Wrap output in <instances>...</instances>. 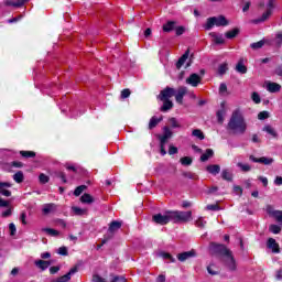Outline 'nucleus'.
Returning <instances> with one entry per match:
<instances>
[{"label": "nucleus", "mask_w": 282, "mask_h": 282, "mask_svg": "<svg viewBox=\"0 0 282 282\" xmlns=\"http://www.w3.org/2000/svg\"><path fill=\"white\" fill-rule=\"evenodd\" d=\"M30 0H6L4 6L12 7V8H21Z\"/></svg>", "instance_id": "obj_18"}, {"label": "nucleus", "mask_w": 282, "mask_h": 282, "mask_svg": "<svg viewBox=\"0 0 282 282\" xmlns=\"http://www.w3.org/2000/svg\"><path fill=\"white\" fill-rule=\"evenodd\" d=\"M221 177H223V180H225L226 182H232V173H230L229 170H223V172H221Z\"/></svg>", "instance_id": "obj_36"}, {"label": "nucleus", "mask_w": 282, "mask_h": 282, "mask_svg": "<svg viewBox=\"0 0 282 282\" xmlns=\"http://www.w3.org/2000/svg\"><path fill=\"white\" fill-rule=\"evenodd\" d=\"M225 265H227L228 270H231L235 272L237 270V261H235V256H232V251L229 250V253H227L223 259Z\"/></svg>", "instance_id": "obj_7"}, {"label": "nucleus", "mask_w": 282, "mask_h": 282, "mask_svg": "<svg viewBox=\"0 0 282 282\" xmlns=\"http://www.w3.org/2000/svg\"><path fill=\"white\" fill-rule=\"evenodd\" d=\"M270 118V112L261 111L258 113V120H268Z\"/></svg>", "instance_id": "obj_49"}, {"label": "nucleus", "mask_w": 282, "mask_h": 282, "mask_svg": "<svg viewBox=\"0 0 282 282\" xmlns=\"http://www.w3.org/2000/svg\"><path fill=\"white\" fill-rule=\"evenodd\" d=\"M267 89L268 91H270L271 94H276V91H281V85L276 84V83H269L267 85Z\"/></svg>", "instance_id": "obj_25"}, {"label": "nucleus", "mask_w": 282, "mask_h": 282, "mask_svg": "<svg viewBox=\"0 0 282 282\" xmlns=\"http://www.w3.org/2000/svg\"><path fill=\"white\" fill-rule=\"evenodd\" d=\"M183 177H187V180H197L196 174L192 172H184Z\"/></svg>", "instance_id": "obj_54"}, {"label": "nucleus", "mask_w": 282, "mask_h": 282, "mask_svg": "<svg viewBox=\"0 0 282 282\" xmlns=\"http://www.w3.org/2000/svg\"><path fill=\"white\" fill-rule=\"evenodd\" d=\"M131 96V90L129 88H126L121 91V98H129Z\"/></svg>", "instance_id": "obj_59"}, {"label": "nucleus", "mask_w": 282, "mask_h": 282, "mask_svg": "<svg viewBox=\"0 0 282 282\" xmlns=\"http://www.w3.org/2000/svg\"><path fill=\"white\" fill-rule=\"evenodd\" d=\"M209 36H212V39L216 45H224V43H226V40L224 39V35H221V34L212 32V33H209Z\"/></svg>", "instance_id": "obj_19"}, {"label": "nucleus", "mask_w": 282, "mask_h": 282, "mask_svg": "<svg viewBox=\"0 0 282 282\" xmlns=\"http://www.w3.org/2000/svg\"><path fill=\"white\" fill-rule=\"evenodd\" d=\"M173 214L172 212H165L164 215L156 214L152 217V221L154 224H159L160 226H166L170 221H173Z\"/></svg>", "instance_id": "obj_5"}, {"label": "nucleus", "mask_w": 282, "mask_h": 282, "mask_svg": "<svg viewBox=\"0 0 282 282\" xmlns=\"http://www.w3.org/2000/svg\"><path fill=\"white\" fill-rule=\"evenodd\" d=\"M161 101L163 102V106L161 107V111L166 112V111H171V109H173V101L171 99H161Z\"/></svg>", "instance_id": "obj_22"}, {"label": "nucleus", "mask_w": 282, "mask_h": 282, "mask_svg": "<svg viewBox=\"0 0 282 282\" xmlns=\"http://www.w3.org/2000/svg\"><path fill=\"white\" fill-rule=\"evenodd\" d=\"M22 158H36V153L32 151H20Z\"/></svg>", "instance_id": "obj_45"}, {"label": "nucleus", "mask_w": 282, "mask_h": 282, "mask_svg": "<svg viewBox=\"0 0 282 282\" xmlns=\"http://www.w3.org/2000/svg\"><path fill=\"white\" fill-rule=\"evenodd\" d=\"M210 250L213 254H219L220 257L230 254V249H228L225 245H217L215 242L210 245Z\"/></svg>", "instance_id": "obj_6"}, {"label": "nucleus", "mask_w": 282, "mask_h": 282, "mask_svg": "<svg viewBox=\"0 0 282 282\" xmlns=\"http://www.w3.org/2000/svg\"><path fill=\"white\" fill-rule=\"evenodd\" d=\"M163 118L162 117H160V118H158V117H152L151 119H150V122H149V129L151 130V129H155L156 127H158V124H160V121L162 120Z\"/></svg>", "instance_id": "obj_33"}, {"label": "nucleus", "mask_w": 282, "mask_h": 282, "mask_svg": "<svg viewBox=\"0 0 282 282\" xmlns=\"http://www.w3.org/2000/svg\"><path fill=\"white\" fill-rule=\"evenodd\" d=\"M263 45H265V41L261 40L259 42L252 43L250 45L251 50H261V47H263Z\"/></svg>", "instance_id": "obj_40"}, {"label": "nucleus", "mask_w": 282, "mask_h": 282, "mask_svg": "<svg viewBox=\"0 0 282 282\" xmlns=\"http://www.w3.org/2000/svg\"><path fill=\"white\" fill-rule=\"evenodd\" d=\"M54 221H55V226H59L61 228H67V223H65V220L57 218Z\"/></svg>", "instance_id": "obj_53"}, {"label": "nucleus", "mask_w": 282, "mask_h": 282, "mask_svg": "<svg viewBox=\"0 0 282 282\" xmlns=\"http://www.w3.org/2000/svg\"><path fill=\"white\" fill-rule=\"evenodd\" d=\"M110 276H112L111 282H127V278H124L123 275L111 274Z\"/></svg>", "instance_id": "obj_47"}, {"label": "nucleus", "mask_w": 282, "mask_h": 282, "mask_svg": "<svg viewBox=\"0 0 282 282\" xmlns=\"http://www.w3.org/2000/svg\"><path fill=\"white\" fill-rule=\"evenodd\" d=\"M169 154H170V155H175V154H177V148H175L174 145H170Z\"/></svg>", "instance_id": "obj_62"}, {"label": "nucleus", "mask_w": 282, "mask_h": 282, "mask_svg": "<svg viewBox=\"0 0 282 282\" xmlns=\"http://www.w3.org/2000/svg\"><path fill=\"white\" fill-rule=\"evenodd\" d=\"M55 177L62 180L63 184H67V177L63 172H55Z\"/></svg>", "instance_id": "obj_51"}, {"label": "nucleus", "mask_w": 282, "mask_h": 282, "mask_svg": "<svg viewBox=\"0 0 282 282\" xmlns=\"http://www.w3.org/2000/svg\"><path fill=\"white\" fill-rule=\"evenodd\" d=\"M42 213L43 215H50L52 213H56V204L50 203V204L43 205Z\"/></svg>", "instance_id": "obj_20"}, {"label": "nucleus", "mask_w": 282, "mask_h": 282, "mask_svg": "<svg viewBox=\"0 0 282 282\" xmlns=\"http://www.w3.org/2000/svg\"><path fill=\"white\" fill-rule=\"evenodd\" d=\"M192 135H194V138H198V140H204L205 138L204 132L199 129L193 130Z\"/></svg>", "instance_id": "obj_41"}, {"label": "nucleus", "mask_w": 282, "mask_h": 282, "mask_svg": "<svg viewBox=\"0 0 282 282\" xmlns=\"http://www.w3.org/2000/svg\"><path fill=\"white\" fill-rule=\"evenodd\" d=\"M186 83L187 85H192V87H197L202 83V77L194 73L186 79Z\"/></svg>", "instance_id": "obj_16"}, {"label": "nucleus", "mask_w": 282, "mask_h": 282, "mask_svg": "<svg viewBox=\"0 0 282 282\" xmlns=\"http://www.w3.org/2000/svg\"><path fill=\"white\" fill-rule=\"evenodd\" d=\"M228 21L226 20V17L219 15V17H212L207 19V22L205 24V30H213L215 25L217 28H226L228 25Z\"/></svg>", "instance_id": "obj_2"}, {"label": "nucleus", "mask_w": 282, "mask_h": 282, "mask_svg": "<svg viewBox=\"0 0 282 282\" xmlns=\"http://www.w3.org/2000/svg\"><path fill=\"white\" fill-rule=\"evenodd\" d=\"M175 25H177V22L169 21L163 25V32H173V30H175Z\"/></svg>", "instance_id": "obj_32"}, {"label": "nucleus", "mask_w": 282, "mask_h": 282, "mask_svg": "<svg viewBox=\"0 0 282 282\" xmlns=\"http://www.w3.org/2000/svg\"><path fill=\"white\" fill-rule=\"evenodd\" d=\"M36 268H40V270H47L50 265H52V262L45 261V260H37L35 261Z\"/></svg>", "instance_id": "obj_26"}, {"label": "nucleus", "mask_w": 282, "mask_h": 282, "mask_svg": "<svg viewBox=\"0 0 282 282\" xmlns=\"http://www.w3.org/2000/svg\"><path fill=\"white\" fill-rule=\"evenodd\" d=\"M80 202L82 204H94L95 199L94 196H91V194H84L80 197Z\"/></svg>", "instance_id": "obj_31"}, {"label": "nucleus", "mask_w": 282, "mask_h": 282, "mask_svg": "<svg viewBox=\"0 0 282 282\" xmlns=\"http://www.w3.org/2000/svg\"><path fill=\"white\" fill-rule=\"evenodd\" d=\"M58 254H62L63 257H67V247H61L58 249Z\"/></svg>", "instance_id": "obj_61"}, {"label": "nucleus", "mask_w": 282, "mask_h": 282, "mask_svg": "<svg viewBox=\"0 0 282 282\" xmlns=\"http://www.w3.org/2000/svg\"><path fill=\"white\" fill-rule=\"evenodd\" d=\"M13 180H14V182H17V184H21V183H23V180H25V176L23 175V173L21 171H19L13 175Z\"/></svg>", "instance_id": "obj_37"}, {"label": "nucleus", "mask_w": 282, "mask_h": 282, "mask_svg": "<svg viewBox=\"0 0 282 282\" xmlns=\"http://www.w3.org/2000/svg\"><path fill=\"white\" fill-rule=\"evenodd\" d=\"M207 210H219V205H207Z\"/></svg>", "instance_id": "obj_64"}, {"label": "nucleus", "mask_w": 282, "mask_h": 282, "mask_svg": "<svg viewBox=\"0 0 282 282\" xmlns=\"http://www.w3.org/2000/svg\"><path fill=\"white\" fill-rule=\"evenodd\" d=\"M39 180H40L41 184H47V182H50V176H47L45 174H40Z\"/></svg>", "instance_id": "obj_55"}, {"label": "nucleus", "mask_w": 282, "mask_h": 282, "mask_svg": "<svg viewBox=\"0 0 282 282\" xmlns=\"http://www.w3.org/2000/svg\"><path fill=\"white\" fill-rule=\"evenodd\" d=\"M161 257L162 259H167L171 263H175V258H173L169 252H161Z\"/></svg>", "instance_id": "obj_46"}, {"label": "nucleus", "mask_w": 282, "mask_h": 282, "mask_svg": "<svg viewBox=\"0 0 282 282\" xmlns=\"http://www.w3.org/2000/svg\"><path fill=\"white\" fill-rule=\"evenodd\" d=\"M236 72H238V74H248V67L243 65V59H240L236 65Z\"/></svg>", "instance_id": "obj_28"}, {"label": "nucleus", "mask_w": 282, "mask_h": 282, "mask_svg": "<svg viewBox=\"0 0 282 282\" xmlns=\"http://www.w3.org/2000/svg\"><path fill=\"white\" fill-rule=\"evenodd\" d=\"M42 232H46V235H50V237H58V235H61V231L53 228H43Z\"/></svg>", "instance_id": "obj_34"}, {"label": "nucleus", "mask_w": 282, "mask_h": 282, "mask_svg": "<svg viewBox=\"0 0 282 282\" xmlns=\"http://www.w3.org/2000/svg\"><path fill=\"white\" fill-rule=\"evenodd\" d=\"M228 72V64H221L219 67H218V74L220 76H224V74H226Z\"/></svg>", "instance_id": "obj_48"}, {"label": "nucleus", "mask_w": 282, "mask_h": 282, "mask_svg": "<svg viewBox=\"0 0 282 282\" xmlns=\"http://www.w3.org/2000/svg\"><path fill=\"white\" fill-rule=\"evenodd\" d=\"M249 160L251 162H256L258 164H264V166H270V164L274 163V159L268 158V156H262V158H256L254 155H250Z\"/></svg>", "instance_id": "obj_10"}, {"label": "nucleus", "mask_w": 282, "mask_h": 282, "mask_svg": "<svg viewBox=\"0 0 282 282\" xmlns=\"http://www.w3.org/2000/svg\"><path fill=\"white\" fill-rule=\"evenodd\" d=\"M73 213L75 215H85V214H87V209H83L80 207H73Z\"/></svg>", "instance_id": "obj_50"}, {"label": "nucleus", "mask_w": 282, "mask_h": 282, "mask_svg": "<svg viewBox=\"0 0 282 282\" xmlns=\"http://www.w3.org/2000/svg\"><path fill=\"white\" fill-rule=\"evenodd\" d=\"M188 94V88L186 86L178 87L177 91L175 93V100L178 105H183L184 96Z\"/></svg>", "instance_id": "obj_11"}, {"label": "nucleus", "mask_w": 282, "mask_h": 282, "mask_svg": "<svg viewBox=\"0 0 282 282\" xmlns=\"http://www.w3.org/2000/svg\"><path fill=\"white\" fill-rule=\"evenodd\" d=\"M227 131H230L234 135H243L248 131V122L239 110H235L227 123Z\"/></svg>", "instance_id": "obj_1"}, {"label": "nucleus", "mask_w": 282, "mask_h": 282, "mask_svg": "<svg viewBox=\"0 0 282 282\" xmlns=\"http://www.w3.org/2000/svg\"><path fill=\"white\" fill-rule=\"evenodd\" d=\"M234 193H236V195H243V188H241L239 185H236L234 186Z\"/></svg>", "instance_id": "obj_60"}, {"label": "nucleus", "mask_w": 282, "mask_h": 282, "mask_svg": "<svg viewBox=\"0 0 282 282\" xmlns=\"http://www.w3.org/2000/svg\"><path fill=\"white\" fill-rule=\"evenodd\" d=\"M176 36H182L184 32H186V29L184 26H175Z\"/></svg>", "instance_id": "obj_56"}, {"label": "nucleus", "mask_w": 282, "mask_h": 282, "mask_svg": "<svg viewBox=\"0 0 282 282\" xmlns=\"http://www.w3.org/2000/svg\"><path fill=\"white\" fill-rule=\"evenodd\" d=\"M267 213L271 217H274L279 224H282V210H275L271 205L267 206Z\"/></svg>", "instance_id": "obj_13"}, {"label": "nucleus", "mask_w": 282, "mask_h": 282, "mask_svg": "<svg viewBox=\"0 0 282 282\" xmlns=\"http://www.w3.org/2000/svg\"><path fill=\"white\" fill-rule=\"evenodd\" d=\"M224 116H226V109L223 108L217 111V119L220 124L224 123Z\"/></svg>", "instance_id": "obj_42"}, {"label": "nucleus", "mask_w": 282, "mask_h": 282, "mask_svg": "<svg viewBox=\"0 0 282 282\" xmlns=\"http://www.w3.org/2000/svg\"><path fill=\"white\" fill-rule=\"evenodd\" d=\"M269 230L273 235H279V232H281V226H279V225H270Z\"/></svg>", "instance_id": "obj_44"}, {"label": "nucleus", "mask_w": 282, "mask_h": 282, "mask_svg": "<svg viewBox=\"0 0 282 282\" xmlns=\"http://www.w3.org/2000/svg\"><path fill=\"white\" fill-rule=\"evenodd\" d=\"M206 171H208L210 175H219L221 166L217 164L207 165Z\"/></svg>", "instance_id": "obj_23"}, {"label": "nucleus", "mask_w": 282, "mask_h": 282, "mask_svg": "<svg viewBox=\"0 0 282 282\" xmlns=\"http://www.w3.org/2000/svg\"><path fill=\"white\" fill-rule=\"evenodd\" d=\"M262 131H265V133H269L272 138H279V133H276V130H274L270 124L264 126Z\"/></svg>", "instance_id": "obj_29"}, {"label": "nucleus", "mask_w": 282, "mask_h": 282, "mask_svg": "<svg viewBox=\"0 0 282 282\" xmlns=\"http://www.w3.org/2000/svg\"><path fill=\"white\" fill-rule=\"evenodd\" d=\"M239 32H240L239 28H235V29H232V30H230V31H227V32L225 33V36H226V39L232 40V39H236V37H237V35L239 34Z\"/></svg>", "instance_id": "obj_30"}, {"label": "nucleus", "mask_w": 282, "mask_h": 282, "mask_svg": "<svg viewBox=\"0 0 282 282\" xmlns=\"http://www.w3.org/2000/svg\"><path fill=\"white\" fill-rule=\"evenodd\" d=\"M275 3H276V0H269L267 4V11L262 14L260 19H254L251 21V23H254V25H258V23H264V21H268L270 17H272V10H274Z\"/></svg>", "instance_id": "obj_4"}, {"label": "nucleus", "mask_w": 282, "mask_h": 282, "mask_svg": "<svg viewBox=\"0 0 282 282\" xmlns=\"http://www.w3.org/2000/svg\"><path fill=\"white\" fill-rule=\"evenodd\" d=\"M169 122L172 129H182V124L180 123V121H177L175 117H171L169 119Z\"/></svg>", "instance_id": "obj_35"}, {"label": "nucleus", "mask_w": 282, "mask_h": 282, "mask_svg": "<svg viewBox=\"0 0 282 282\" xmlns=\"http://www.w3.org/2000/svg\"><path fill=\"white\" fill-rule=\"evenodd\" d=\"M193 219L192 212H172V221L174 224H186Z\"/></svg>", "instance_id": "obj_3"}, {"label": "nucleus", "mask_w": 282, "mask_h": 282, "mask_svg": "<svg viewBox=\"0 0 282 282\" xmlns=\"http://www.w3.org/2000/svg\"><path fill=\"white\" fill-rule=\"evenodd\" d=\"M9 230H10L12 237H14V235H17V226L14 225V223L9 224Z\"/></svg>", "instance_id": "obj_57"}, {"label": "nucleus", "mask_w": 282, "mask_h": 282, "mask_svg": "<svg viewBox=\"0 0 282 282\" xmlns=\"http://www.w3.org/2000/svg\"><path fill=\"white\" fill-rule=\"evenodd\" d=\"M194 257H197V251H195V249L177 254V259L182 263H184V261H188V259H193Z\"/></svg>", "instance_id": "obj_12"}, {"label": "nucleus", "mask_w": 282, "mask_h": 282, "mask_svg": "<svg viewBox=\"0 0 282 282\" xmlns=\"http://www.w3.org/2000/svg\"><path fill=\"white\" fill-rule=\"evenodd\" d=\"M176 91L175 88L165 87L163 90L160 91L158 99L159 100H171L173 96H175Z\"/></svg>", "instance_id": "obj_8"}, {"label": "nucleus", "mask_w": 282, "mask_h": 282, "mask_svg": "<svg viewBox=\"0 0 282 282\" xmlns=\"http://www.w3.org/2000/svg\"><path fill=\"white\" fill-rule=\"evenodd\" d=\"M267 246L275 254H279V252H281V249L279 248V245L276 243V240L274 238H269Z\"/></svg>", "instance_id": "obj_17"}, {"label": "nucleus", "mask_w": 282, "mask_h": 282, "mask_svg": "<svg viewBox=\"0 0 282 282\" xmlns=\"http://www.w3.org/2000/svg\"><path fill=\"white\" fill-rule=\"evenodd\" d=\"M213 155H215V151H213V149H207L206 152L200 155V162H208Z\"/></svg>", "instance_id": "obj_27"}, {"label": "nucleus", "mask_w": 282, "mask_h": 282, "mask_svg": "<svg viewBox=\"0 0 282 282\" xmlns=\"http://www.w3.org/2000/svg\"><path fill=\"white\" fill-rule=\"evenodd\" d=\"M158 138L160 140V144H167L169 140L173 138V131H171V128H169V126H165L163 128V134H159Z\"/></svg>", "instance_id": "obj_9"}, {"label": "nucleus", "mask_w": 282, "mask_h": 282, "mask_svg": "<svg viewBox=\"0 0 282 282\" xmlns=\"http://www.w3.org/2000/svg\"><path fill=\"white\" fill-rule=\"evenodd\" d=\"M237 166H238L243 173H248V172L252 171V166H250V164L237 163Z\"/></svg>", "instance_id": "obj_39"}, {"label": "nucleus", "mask_w": 282, "mask_h": 282, "mask_svg": "<svg viewBox=\"0 0 282 282\" xmlns=\"http://www.w3.org/2000/svg\"><path fill=\"white\" fill-rule=\"evenodd\" d=\"M120 228H122V223L113 220L112 223H110L108 230L109 232H111V235H113V232H116V230H120Z\"/></svg>", "instance_id": "obj_24"}, {"label": "nucleus", "mask_w": 282, "mask_h": 282, "mask_svg": "<svg viewBox=\"0 0 282 282\" xmlns=\"http://www.w3.org/2000/svg\"><path fill=\"white\" fill-rule=\"evenodd\" d=\"M251 99L253 100V102H256V105H259L261 102V96H259V93H252Z\"/></svg>", "instance_id": "obj_52"}, {"label": "nucleus", "mask_w": 282, "mask_h": 282, "mask_svg": "<svg viewBox=\"0 0 282 282\" xmlns=\"http://www.w3.org/2000/svg\"><path fill=\"white\" fill-rule=\"evenodd\" d=\"M93 281L94 282H105V279L101 278L100 275L96 274L93 276Z\"/></svg>", "instance_id": "obj_63"}, {"label": "nucleus", "mask_w": 282, "mask_h": 282, "mask_svg": "<svg viewBox=\"0 0 282 282\" xmlns=\"http://www.w3.org/2000/svg\"><path fill=\"white\" fill-rule=\"evenodd\" d=\"M191 54V51H186L181 57L180 59L176 62V68L177 69H182V66L186 63V61H188V56Z\"/></svg>", "instance_id": "obj_21"}, {"label": "nucleus", "mask_w": 282, "mask_h": 282, "mask_svg": "<svg viewBox=\"0 0 282 282\" xmlns=\"http://www.w3.org/2000/svg\"><path fill=\"white\" fill-rule=\"evenodd\" d=\"M87 191V186L86 185H80L77 186L74 191V195L75 197H80V195H83V192Z\"/></svg>", "instance_id": "obj_38"}, {"label": "nucleus", "mask_w": 282, "mask_h": 282, "mask_svg": "<svg viewBox=\"0 0 282 282\" xmlns=\"http://www.w3.org/2000/svg\"><path fill=\"white\" fill-rule=\"evenodd\" d=\"M76 272H78V267H73L68 273H66L65 275L58 278L56 281L54 282H69V280L72 279L73 274H76Z\"/></svg>", "instance_id": "obj_15"}, {"label": "nucleus", "mask_w": 282, "mask_h": 282, "mask_svg": "<svg viewBox=\"0 0 282 282\" xmlns=\"http://www.w3.org/2000/svg\"><path fill=\"white\" fill-rule=\"evenodd\" d=\"M6 188H12V183L10 182H0V194L4 197H10L12 195V192Z\"/></svg>", "instance_id": "obj_14"}, {"label": "nucleus", "mask_w": 282, "mask_h": 282, "mask_svg": "<svg viewBox=\"0 0 282 282\" xmlns=\"http://www.w3.org/2000/svg\"><path fill=\"white\" fill-rule=\"evenodd\" d=\"M197 228H204L206 226V220H204L202 217L196 220Z\"/></svg>", "instance_id": "obj_58"}, {"label": "nucleus", "mask_w": 282, "mask_h": 282, "mask_svg": "<svg viewBox=\"0 0 282 282\" xmlns=\"http://www.w3.org/2000/svg\"><path fill=\"white\" fill-rule=\"evenodd\" d=\"M181 164H183V166H191V164H193V159L189 156H184L181 159Z\"/></svg>", "instance_id": "obj_43"}]
</instances>
